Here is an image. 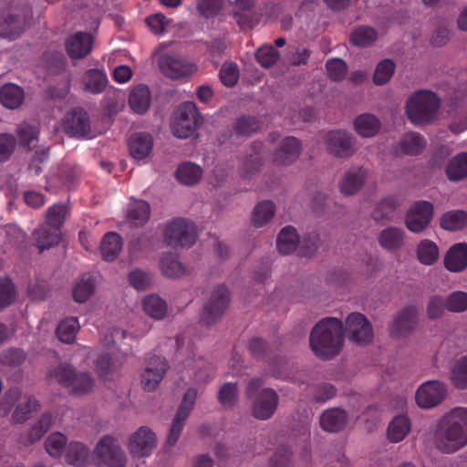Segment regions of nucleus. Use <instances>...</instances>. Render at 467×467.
I'll return each mask as SVG.
<instances>
[{
	"mask_svg": "<svg viewBox=\"0 0 467 467\" xmlns=\"http://www.w3.org/2000/svg\"><path fill=\"white\" fill-rule=\"evenodd\" d=\"M467 445V409L454 408L439 421L435 446L444 453H452Z\"/></svg>",
	"mask_w": 467,
	"mask_h": 467,
	"instance_id": "1",
	"label": "nucleus"
},
{
	"mask_svg": "<svg viewBox=\"0 0 467 467\" xmlns=\"http://www.w3.org/2000/svg\"><path fill=\"white\" fill-rule=\"evenodd\" d=\"M441 106L438 96L429 90H420L406 102L408 119L415 125H428L435 121Z\"/></svg>",
	"mask_w": 467,
	"mask_h": 467,
	"instance_id": "2",
	"label": "nucleus"
},
{
	"mask_svg": "<svg viewBox=\"0 0 467 467\" xmlns=\"http://www.w3.org/2000/svg\"><path fill=\"white\" fill-rule=\"evenodd\" d=\"M48 377L55 379L59 385L77 395L88 392L94 385L93 379L88 373L77 372L69 364H59L49 371Z\"/></svg>",
	"mask_w": 467,
	"mask_h": 467,
	"instance_id": "3",
	"label": "nucleus"
},
{
	"mask_svg": "<svg viewBox=\"0 0 467 467\" xmlns=\"http://www.w3.org/2000/svg\"><path fill=\"white\" fill-rule=\"evenodd\" d=\"M164 242L167 245L178 247H191L197 238L195 225L183 218H175L170 222L164 230Z\"/></svg>",
	"mask_w": 467,
	"mask_h": 467,
	"instance_id": "4",
	"label": "nucleus"
},
{
	"mask_svg": "<svg viewBox=\"0 0 467 467\" xmlns=\"http://www.w3.org/2000/svg\"><path fill=\"white\" fill-rule=\"evenodd\" d=\"M344 327L337 317L323 318V359H332L344 347Z\"/></svg>",
	"mask_w": 467,
	"mask_h": 467,
	"instance_id": "5",
	"label": "nucleus"
},
{
	"mask_svg": "<svg viewBox=\"0 0 467 467\" xmlns=\"http://www.w3.org/2000/svg\"><path fill=\"white\" fill-rule=\"evenodd\" d=\"M94 458L98 464L106 467H126V456L117 439L110 435L103 436L94 449Z\"/></svg>",
	"mask_w": 467,
	"mask_h": 467,
	"instance_id": "6",
	"label": "nucleus"
},
{
	"mask_svg": "<svg viewBox=\"0 0 467 467\" xmlns=\"http://www.w3.org/2000/svg\"><path fill=\"white\" fill-rule=\"evenodd\" d=\"M229 300L227 286L223 284L218 285L201 312L200 323L207 327L216 323L228 307Z\"/></svg>",
	"mask_w": 467,
	"mask_h": 467,
	"instance_id": "7",
	"label": "nucleus"
},
{
	"mask_svg": "<svg viewBox=\"0 0 467 467\" xmlns=\"http://www.w3.org/2000/svg\"><path fill=\"white\" fill-rule=\"evenodd\" d=\"M434 216V206L428 201H417L408 209L404 223L413 234L424 232L431 224Z\"/></svg>",
	"mask_w": 467,
	"mask_h": 467,
	"instance_id": "8",
	"label": "nucleus"
},
{
	"mask_svg": "<svg viewBox=\"0 0 467 467\" xmlns=\"http://www.w3.org/2000/svg\"><path fill=\"white\" fill-rule=\"evenodd\" d=\"M346 328L348 338L359 346L369 344L373 339V329L371 323L359 312H353L346 318Z\"/></svg>",
	"mask_w": 467,
	"mask_h": 467,
	"instance_id": "9",
	"label": "nucleus"
},
{
	"mask_svg": "<svg viewBox=\"0 0 467 467\" xmlns=\"http://www.w3.org/2000/svg\"><path fill=\"white\" fill-rule=\"evenodd\" d=\"M327 151L336 158L347 159L357 151L356 138L344 130L329 131L326 136Z\"/></svg>",
	"mask_w": 467,
	"mask_h": 467,
	"instance_id": "10",
	"label": "nucleus"
},
{
	"mask_svg": "<svg viewBox=\"0 0 467 467\" xmlns=\"http://www.w3.org/2000/svg\"><path fill=\"white\" fill-rule=\"evenodd\" d=\"M448 394L447 386L440 380H429L418 389L415 399L422 409H431L443 402Z\"/></svg>",
	"mask_w": 467,
	"mask_h": 467,
	"instance_id": "11",
	"label": "nucleus"
},
{
	"mask_svg": "<svg viewBox=\"0 0 467 467\" xmlns=\"http://www.w3.org/2000/svg\"><path fill=\"white\" fill-rule=\"evenodd\" d=\"M196 398L197 389L194 388L188 389V390L184 393L182 400L177 410L170 429V432L167 438L168 445L172 446L177 442L183 429L184 421L189 417L194 406Z\"/></svg>",
	"mask_w": 467,
	"mask_h": 467,
	"instance_id": "12",
	"label": "nucleus"
},
{
	"mask_svg": "<svg viewBox=\"0 0 467 467\" xmlns=\"http://www.w3.org/2000/svg\"><path fill=\"white\" fill-rule=\"evenodd\" d=\"M418 315V308L413 305L402 307L397 312L389 326L390 335L395 337L410 335L417 327Z\"/></svg>",
	"mask_w": 467,
	"mask_h": 467,
	"instance_id": "13",
	"label": "nucleus"
},
{
	"mask_svg": "<svg viewBox=\"0 0 467 467\" xmlns=\"http://www.w3.org/2000/svg\"><path fill=\"white\" fill-rule=\"evenodd\" d=\"M279 403V396L271 388L263 389L254 399L252 414L254 418L266 420L275 412Z\"/></svg>",
	"mask_w": 467,
	"mask_h": 467,
	"instance_id": "14",
	"label": "nucleus"
},
{
	"mask_svg": "<svg viewBox=\"0 0 467 467\" xmlns=\"http://www.w3.org/2000/svg\"><path fill=\"white\" fill-rule=\"evenodd\" d=\"M156 444L155 433L149 427L142 426L130 436L129 450L134 457H148L152 453Z\"/></svg>",
	"mask_w": 467,
	"mask_h": 467,
	"instance_id": "15",
	"label": "nucleus"
},
{
	"mask_svg": "<svg viewBox=\"0 0 467 467\" xmlns=\"http://www.w3.org/2000/svg\"><path fill=\"white\" fill-rule=\"evenodd\" d=\"M261 121L258 118L251 115H243L237 118L233 125V130L229 134L223 133L218 137V141L221 145L234 144V136L249 137L257 132L261 128Z\"/></svg>",
	"mask_w": 467,
	"mask_h": 467,
	"instance_id": "16",
	"label": "nucleus"
},
{
	"mask_svg": "<svg viewBox=\"0 0 467 467\" xmlns=\"http://www.w3.org/2000/svg\"><path fill=\"white\" fill-rule=\"evenodd\" d=\"M169 368L164 358L153 356L141 374V383L147 391H153L162 380Z\"/></svg>",
	"mask_w": 467,
	"mask_h": 467,
	"instance_id": "17",
	"label": "nucleus"
},
{
	"mask_svg": "<svg viewBox=\"0 0 467 467\" xmlns=\"http://www.w3.org/2000/svg\"><path fill=\"white\" fill-rule=\"evenodd\" d=\"M161 71L168 78L179 79L187 77L195 71L193 64L186 62L175 55H162L159 58Z\"/></svg>",
	"mask_w": 467,
	"mask_h": 467,
	"instance_id": "18",
	"label": "nucleus"
},
{
	"mask_svg": "<svg viewBox=\"0 0 467 467\" xmlns=\"http://www.w3.org/2000/svg\"><path fill=\"white\" fill-rule=\"evenodd\" d=\"M65 132L71 137L84 138L90 131L88 113L82 109H75L67 113L63 120Z\"/></svg>",
	"mask_w": 467,
	"mask_h": 467,
	"instance_id": "19",
	"label": "nucleus"
},
{
	"mask_svg": "<svg viewBox=\"0 0 467 467\" xmlns=\"http://www.w3.org/2000/svg\"><path fill=\"white\" fill-rule=\"evenodd\" d=\"M93 37L87 32H77L66 41V50L72 59L86 57L92 50Z\"/></svg>",
	"mask_w": 467,
	"mask_h": 467,
	"instance_id": "20",
	"label": "nucleus"
},
{
	"mask_svg": "<svg viewBox=\"0 0 467 467\" xmlns=\"http://www.w3.org/2000/svg\"><path fill=\"white\" fill-rule=\"evenodd\" d=\"M26 26V15L11 13L0 15V37L15 40L21 36Z\"/></svg>",
	"mask_w": 467,
	"mask_h": 467,
	"instance_id": "21",
	"label": "nucleus"
},
{
	"mask_svg": "<svg viewBox=\"0 0 467 467\" xmlns=\"http://www.w3.org/2000/svg\"><path fill=\"white\" fill-rule=\"evenodd\" d=\"M301 152V143L296 137H286L274 154V163L275 165H290L299 156Z\"/></svg>",
	"mask_w": 467,
	"mask_h": 467,
	"instance_id": "22",
	"label": "nucleus"
},
{
	"mask_svg": "<svg viewBox=\"0 0 467 467\" xmlns=\"http://www.w3.org/2000/svg\"><path fill=\"white\" fill-rule=\"evenodd\" d=\"M444 267L451 273H460L467 268V244L458 243L446 252Z\"/></svg>",
	"mask_w": 467,
	"mask_h": 467,
	"instance_id": "23",
	"label": "nucleus"
},
{
	"mask_svg": "<svg viewBox=\"0 0 467 467\" xmlns=\"http://www.w3.org/2000/svg\"><path fill=\"white\" fill-rule=\"evenodd\" d=\"M368 176V171L363 167H358L345 172L339 188L346 196H351L357 193L364 185Z\"/></svg>",
	"mask_w": 467,
	"mask_h": 467,
	"instance_id": "24",
	"label": "nucleus"
},
{
	"mask_svg": "<svg viewBox=\"0 0 467 467\" xmlns=\"http://www.w3.org/2000/svg\"><path fill=\"white\" fill-rule=\"evenodd\" d=\"M401 206V201L396 196L380 199L371 212V218L376 223H389L394 218L395 212Z\"/></svg>",
	"mask_w": 467,
	"mask_h": 467,
	"instance_id": "25",
	"label": "nucleus"
},
{
	"mask_svg": "<svg viewBox=\"0 0 467 467\" xmlns=\"http://www.w3.org/2000/svg\"><path fill=\"white\" fill-rule=\"evenodd\" d=\"M378 39L377 29L366 25L355 26L348 35L349 44L358 48L372 47Z\"/></svg>",
	"mask_w": 467,
	"mask_h": 467,
	"instance_id": "26",
	"label": "nucleus"
},
{
	"mask_svg": "<svg viewBox=\"0 0 467 467\" xmlns=\"http://www.w3.org/2000/svg\"><path fill=\"white\" fill-rule=\"evenodd\" d=\"M153 147V140L147 132L134 133L129 140V150L131 157L140 161L149 156Z\"/></svg>",
	"mask_w": 467,
	"mask_h": 467,
	"instance_id": "27",
	"label": "nucleus"
},
{
	"mask_svg": "<svg viewBox=\"0 0 467 467\" xmlns=\"http://www.w3.org/2000/svg\"><path fill=\"white\" fill-rule=\"evenodd\" d=\"M405 236V232L401 228L389 226L379 234L378 242L383 249L396 252L404 245Z\"/></svg>",
	"mask_w": 467,
	"mask_h": 467,
	"instance_id": "28",
	"label": "nucleus"
},
{
	"mask_svg": "<svg viewBox=\"0 0 467 467\" xmlns=\"http://www.w3.org/2000/svg\"><path fill=\"white\" fill-rule=\"evenodd\" d=\"M151 94L148 86L140 84L134 87L129 97V105L137 114H144L150 106Z\"/></svg>",
	"mask_w": 467,
	"mask_h": 467,
	"instance_id": "29",
	"label": "nucleus"
},
{
	"mask_svg": "<svg viewBox=\"0 0 467 467\" xmlns=\"http://www.w3.org/2000/svg\"><path fill=\"white\" fill-rule=\"evenodd\" d=\"M36 246L40 252L57 245L61 239V231L47 225H43L34 232Z\"/></svg>",
	"mask_w": 467,
	"mask_h": 467,
	"instance_id": "30",
	"label": "nucleus"
},
{
	"mask_svg": "<svg viewBox=\"0 0 467 467\" xmlns=\"http://www.w3.org/2000/svg\"><path fill=\"white\" fill-rule=\"evenodd\" d=\"M354 127L361 137L370 138L378 134L381 128V123L375 115L364 113L356 117Z\"/></svg>",
	"mask_w": 467,
	"mask_h": 467,
	"instance_id": "31",
	"label": "nucleus"
},
{
	"mask_svg": "<svg viewBox=\"0 0 467 467\" xmlns=\"http://www.w3.org/2000/svg\"><path fill=\"white\" fill-rule=\"evenodd\" d=\"M122 249V239L115 232L106 234L100 243V253L103 260L107 262L114 261Z\"/></svg>",
	"mask_w": 467,
	"mask_h": 467,
	"instance_id": "32",
	"label": "nucleus"
},
{
	"mask_svg": "<svg viewBox=\"0 0 467 467\" xmlns=\"http://www.w3.org/2000/svg\"><path fill=\"white\" fill-rule=\"evenodd\" d=\"M150 206L144 200H133L127 211L128 221L135 226L144 225L150 219Z\"/></svg>",
	"mask_w": 467,
	"mask_h": 467,
	"instance_id": "33",
	"label": "nucleus"
},
{
	"mask_svg": "<svg viewBox=\"0 0 467 467\" xmlns=\"http://www.w3.org/2000/svg\"><path fill=\"white\" fill-rule=\"evenodd\" d=\"M440 226L450 232H457L466 228L467 211L452 210L444 213L440 219Z\"/></svg>",
	"mask_w": 467,
	"mask_h": 467,
	"instance_id": "34",
	"label": "nucleus"
},
{
	"mask_svg": "<svg viewBox=\"0 0 467 467\" xmlns=\"http://www.w3.org/2000/svg\"><path fill=\"white\" fill-rule=\"evenodd\" d=\"M348 414L344 410L333 408L323 412V430L329 432L340 431L346 425Z\"/></svg>",
	"mask_w": 467,
	"mask_h": 467,
	"instance_id": "35",
	"label": "nucleus"
},
{
	"mask_svg": "<svg viewBox=\"0 0 467 467\" xmlns=\"http://www.w3.org/2000/svg\"><path fill=\"white\" fill-rule=\"evenodd\" d=\"M163 275L169 278H179L186 274L185 266L179 261L178 255L173 253H166L160 262Z\"/></svg>",
	"mask_w": 467,
	"mask_h": 467,
	"instance_id": "36",
	"label": "nucleus"
},
{
	"mask_svg": "<svg viewBox=\"0 0 467 467\" xmlns=\"http://www.w3.org/2000/svg\"><path fill=\"white\" fill-rule=\"evenodd\" d=\"M24 99V90L16 84H5L0 89V101L5 108L16 109L23 103Z\"/></svg>",
	"mask_w": 467,
	"mask_h": 467,
	"instance_id": "37",
	"label": "nucleus"
},
{
	"mask_svg": "<svg viewBox=\"0 0 467 467\" xmlns=\"http://www.w3.org/2000/svg\"><path fill=\"white\" fill-rule=\"evenodd\" d=\"M264 144L261 141H253L251 144L252 152L245 157L243 163V172L245 177L257 172L263 163L262 152Z\"/></svg>",
	"mask_w": 467,
	"mask_h": 467,
	"instance_id": "38",
	"label": "nucleus"
},
{
	"mask_svg": "<svg viewBox=\"0 0 467 467\" xmlns=\"http://www.w3.org/2000/svg\"><path fill=\"white\" fill-rule=\"evenodd\" d=\"M445 172L451 182H459L467 178V152L456 154L449 161Z\"/></svg>",
	"mask_w": 467,
	"mask_h": 467,
	"instance_id": "39",
	"label": "nucleus"
},
{
	"mask_svg": "<svg viewBox=\"0 0 467 467\" xmlns=\"http://www.w3.org/2000/svg\"><path fill=\"white\" fill-rule=\"evenodd\" d=\"M89 449L81 442L72 441L67 445L66 460L67 462L78 466L84 467L88 462Z\"/></svg>",
	"mask_w": 467,
	"mask_h": 467,
	"instance_id": "40",
	"label": "nucleus"
},
{
	"mask_svg": "<svg viewBox=\"0 0 467 467\" xmlns=\"http://www.w3.org/2000/svg\"><path fill=\"white\" fill-rule=\"evenodd\" d=\"M299 239L296 229L293 226H285L277 236L276 247L280 254H289L294 252L298 244Z\"/></svg>",
	"mask_w": 467,
	"mask_h": 467,
	"instance_id": "41",
	"label": "nucleus"
},
{
	"mask_svg": "<svg viewBox=\"0 0 467 467\" xmlns=\"http://www.w3.org/2000/svg\"><path fill=\"white\" fill-rule=\"evenodd\" d=\"M398 148L402 154L418 155L425 148V141L416 132H409L399 141Z\"/></svg>",
	"mask_w": 467,
	"mask_h": 467,
	"instance_id": "42",
	"label": "nucleus"
},
{
	"mask_svg": "<svg viewBox=\"0 0 467 467\" xmlns=\"http://www.w3.org/2000/svg\"><path fill=\"white\" fill-rule=\"evenodd\" d=\"M202 168L192 162H184L181 164L176 171L177 180L185 185L197 183L202 178Z\"/></svg>",
	"mask_w": 467,
	"mask_h": 467,
	"instance_id": "43",
	"label": "nucleus"
},
{
	"mask_svg": "<svg viewBox=\"0 0 467 467\" xmlns=\"http://www.w3.org/2000/svg\"><path fill=\"white\" fill-rule=\"evenodd\" d=\"M409 419L404 415L396 416L389 425L388 438L392 442L402 441L410 432Z\"/></svg>",
	"mask_w": 467,
	"mask_h": 467,
	"instance_id": "44",
	"label": "nucleus"
},
{
	"mask_svg": "<svg viewBox=\"0 0 467 467\" xmlns=\"http://www.w3.org/2000/svg\"><path fill=\"white\" fill-rule=\"evenodd\" d=\"M440 253L437 244L428 239L422 240L417 246V257L425 265H432L439 260Z\"/></svg>",
	"mask_w": 467,
	"mask_h": 467,
	"instance_id": "45",
	"label": "nucleus"
},
{
	"mask_svg": "<svg viewBox=\"0 0 467 467\" xmlns=\"http://www.w3.org/2000/svg\"><path fill=\"white\" fill-rule=\"evenodd\" d=\"M450 380L457 389H467V356L455 361L451 369Z\"/></svg>",
	"mask_w": 467,
	"mask_h": 467,
	"instance_id": "46",
	"label": "nucleus"
},
{
	"mask_svg": "<svg viewBox=\"0 0 467 467\" xmlns=\"http://www.w3.org/2000/svg\"><path fill=\"white\" fill-rule=\"evenodd\" d=\"M275 205L272 201H263L254 208L252 223L255 227H261L275 215Z\"/></svg>",
	"mask_w": 467,
	"mask_h": 467,
	"instance_id": "47",
	"label": "nucleus"
},
{
	"mask_svg": "<svg viewBox=\"0 0 467 467\" xmlns=\"http://www.w3.org/2000/svg\"><path fill=\"white\" fill-rule=\"evenodd\" d=\"M95 282L89 275H83L74 285L72 290L73 299L78 303H85L93 295Z\"/></svg>",
	"mask_w": 467,
	"mask_h": 467,
	"instance_id": "48",
	"label": "nucleus"
},
{
	"mask_svg": "<svg viewBox=\"0 0 467 467\" xmlns=\"http://www.w3.org/2000/svg\"><path fill=\"white\" fill-rule=\"evenodd\" d=\"M85 88L91 93H101L107 83L108 78L106 74L99 69H88L84 77Z\"/></svg>",
	"mask_w": 467,
	"mask_h": 467,
	"instance_id": "49",
	"label": "nucleus"
},
{
	"mask_svg": "<svg viewBox=\"0 0 467 467\" xmlns=\"http://www.w3.org/2000/svg\"><path fill=\"white\" fill-rule=\"evenodd\" d=\"M142 305L145 313L154 319H161L167 313L166 302L159 296L150 295L146 296Z\"/></svg>",
	"mask_w": 467,
	"mask_h": 467,
	"instance_id": "50",
	"label": "nucleus"
},
{
	"mask_svg": "<svg viewBox=\"0 0 467 467\" xmlns=\"http://www.w3.org/2000/svg\"><path fill=\"white\" fill-rule=\"evenodd\" d=\"M39 406L38 401L32 396H24L17 404L14 413L13 420L16 423H22L30 418L31 413Z\"/></svg>",
	"mask_w": 467,
	"mask_h": 467,
	"instance_id": "51",
	"label": "nucleus"
},
{
	"mask_svg": "<svg viewBox=\"0 0 467 467\" xmlns=\"http://www.w3.org/2000/svg\"><path fill=\"white\" fill-rule=\"evenodd\" d=\"M78 329L79 324L78 318H66L59 323L57 328V336L60 341L71 344L75 341Z\"/></svg>",
	"mask_w": 467,
	"mask_h": 467,
	"instance_id": "52",
	"label": "nucleus"
},
{
	"mask_svg": "<svg viewBox=\"0 0 467 467\" xmlns=\"http://www.w3.org/2000/svg\"><path fill=\"white\" fill-rule=\"evenodd\" d=\"M395 62L390 58L381 60L376 67L373 74V82L377 86L387 84L395 72Z\"/></svg>",
	"mask_w": 467,
	"mask_h": 467,
	"instance_id": "53",
	"label": "nucleus"
},
{
	"mask_svg": "<svg viewBox=\"0 0 467 467\" xmlns=\"http://www.w3.org/2000/svg\"><path fill=\"white\" fill-rule=\"evenodd\" d=\"M311 50L301 45H290L287 47L286 59L293 66L306 65L311 56Z\"/></svg>",
	"mask_w": 467,
	"mask_h": 467,
	"instance_id": "54",
	"label": "nucleus"
},
{
	"mask_svg": "<svg viewBox=\"0 0 467 467\" xmlns=\"http://www.w3.org/2000/svg\"><path fill=\"white\" fill-rule=\"evenodd\" d=\"M446 309V298L440 295H434L430 297L427 303L426 317L430 320L439 319L443 317Z\"/></svg>",
	"mask_w": 467,
	"mask_h": 467,
	"instance_id": "55",
	"label": "nucleus"
},
{
	"mask_svg": "<svg viewBox=\"0 0 467 467\" xmlns=\"http://www.w3.org/2000/svg\"><path fill=\"white\" fill-rule=\"evenodd\" d=\"M257 62L264 67L274 66L280 57V53L272 45H264L255 52Z\"/></svg>",
	"mask_w": 467,
	"mask_h": 467,
	"instance_id": "56",
	"label": "nucleus"
},
{
	"mask_svg": "<svg viewBox=\"0 0 467 467\" xmlns=\"http://www.w3.org/2000/svg\"><path fill=\"white\" fill-rule=\"evenodd\" d=\"M67 213V207L66 204L57 203L50 206L47 211V224L60 230L65 223Z\"/></svg>",
	"mask_w": 467,
	"mask_h": 467,
	"instance_id": "57",
	"label": "nucleus"
},
{
	"mask_svg": "<svg viewBox=\"0 0 467 467\" xmlns=\"http://www.w3.org/2000/svg\"><path fill=\"white\" fill-rule=\"evenodd\" d=\"M238 397V388L236 383H224L218 392V401L224 408H232Z\"/></svg>",
	"mask_w": 467,
	"mask_h": 467,
	"instance_id": "58",
	"label": "nucleus"
},
{
	"mask_svg": "<svg viewBox=\"0 0 467 467\" xmlns=\"http://www.w3.org/2000/svg\"><path fill=\"white\" fill-rule=\"evenodd\" d=\"M67 438L61 432L51 434L45 441L47 453L52 457H59L65 450Z\"/></svg>",
	"mask_w": 467,
	"mask_h": 467,
	"instance_id": "59",
	"label": "nucleus"
},
{
	"mask_svg": "<svg viewBox=\"0 0 467 467\" xmlns=\"http://www.w3.org/2000/svg\"><path fill=\"white\" fill-rule=\"evenodd\" d=\"M199 122L185 120L183 119H174L171 122V130L174 136L186 139L193 134L198 128Z\"/></svg>",
	"mask_w": 467,
	"mask_h": 467,
	"instance_id": "60",
	"label": "nucleus"
},
{
	"mask_svg": "<svg viewBox=\"0 0 467 467\" xmlns=\"http://www.w3.org/2000/svg\"><path fill=\"white\" fill-rule=\"evenodd\" d=\"M327 76L334 81H341L348 72L347 63L340 58H333L326 64Z\"/></svg>",
	"mask_w": 467,
	"mask_h": 467,
	"instance_id": "61",
	"label": "nucleus"
},
{
	"mask_svg": "<svg viewBox=\"0 0 467 467\" xmlns=\"http://www.w3.org/2000/svg\"><path fill=\"white\" fill-rule=\"evenodd\" d=\"M96 369L100 378L109 379L117 370V365L108 353H103L96 360Z\"/></svg>",
	"mask_w": 467,
	"mask_h": 467,
	"instance_id": "62",
	"label": "nucleus"
},
{
	"mask_svg": "<svg viewBox=\"0 0 467 467\" xmlns=\"http://www.w3.org/2000/svg\"><path fill=\"white\" fill-rule=\"evenodd\" d=\"M447 310L453 313H462L467 310V293L455 291L448 296Z\"/></svg>",
	"mask_w": 467,
	"mask_h": 467,
	"instance_id": "63",
	"label": "nucleus"
},
{
	"mask_svg": "<svg viewBox=\"0 0 467 467\" xmlns=\"http://www.w3.org/2000/svg\"><path fill=\"white\" fill-rule=\"evenodd\" d=\"M15 294V286L11 279L0 277V310L12 304Z\"/></svg>",
	"mask_w": 467,
	"mask_h": 467,
	"instance_id": "64",
	"label": "nucleus"
}]
</instances>
